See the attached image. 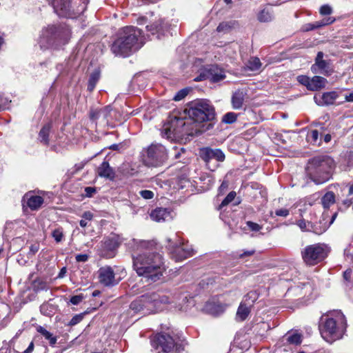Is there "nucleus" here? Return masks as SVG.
<instances>
[{"label":"nucleus","instance_id":"nucleus-1","mask_svg":"<svg viewBox=\"0 0 353 353\" xmlns=\"http://www.w3.org/2000/svg\"><path fill=\"white\" fill-rule=\"evenodd\" d=\"M156 245L154 241H141L138 245L140 252L132 255L137 274L152 282L160 280L165 270L163 256L156 251Z\"/></svg>","mask_w":353,"mask_h":353},{"label":"nucleus","instance_id":"nucleus-2","mask_svg":"<svg viewBox=\"0 0 353 353\" xmlns=\"http://www.w3.org/2000/svg\"><path fill=\"white\" fill-rule=\"evenodd\" d=\"M143 43L141 29L126 26L118 32L117 38L111 46V51L116 56L127 57L141 48Z\"/></svg>","mask_w":353,"mask_h":353},{"label":"nucleus","instance_id":"nucleus-3","mask_svg":"<svg viewBox=\"0 0 353 353\" xmlns=\"http://www.w3.org/2000/svg\"><path fill=\"white\" fill-rule=\"evenodd\" d=\"M347 327L345 315L341 311H333L321 316L319 330L321 337L332 344L343 339Z\"/></svg>","mask_w":353,"mask_h":353},{"label":"nucleus","instance_id":"nucleus-4","mask_svg":"<svg viewBox=\"0 0 353 353\" xmlns=\"http://www.w3.org/2000/svg\"><path fill=\"white\" fill-rule=\"evenodd\" d=\"M185 113L188 119H191V123L205 132L212 126L208 124V128H203L205 122L212 121L215 119L216 113L214 108L208 101L200 99L190 103L189 108L185 109Z\"/></svg>","mask_w":353,"mask_h":353},{"label":"nucleus","instance_id":"nucleus-5","mask_svg":"<svg viewBox=\"0 0 353 353\" xmlns=\"http://www.w3.org/2000/svg\"><path fill=\"white\" fill-rule=\"evenodd\" d=\"M202 130L196 128V125L191 123V119L188 117H179L175 113L169 116L168 122L164 125L163 129V135L168 139L179 138L185 135L194 136L202 133Z\"/></svg>","mask_w":353,"mask_h":353},{"label":"nucleus","instance_id":"nucleus-6","mask_svg":"<svg viewBox=\"0 0 353 353\" xmlns=\"http://www.w3.org/2000/svg\"><path fill=\"white\" fill-rule=\"evenodd\" d=\"M334 168V160L328 156L321 155L309 160L306 172L311 180L319 185L330 179Z\"/></svg>","mask_w":353,"mask_h":353},{"label":"nucleus","instance_id":"nucleus-7","mask_svg":"<svg viewBox=\"0 0 353 353\" xmlns=\"http://www.w3.org/2000/svg\"><path fill=\"white\" fill-rule=\"evenodd\" d=\"M168 303V298L166 296H160L157 293L146 294L132 301L130 308L135 312L143 311L144 314H148L161 310V305Z\"/></svg>","mask_w":353,"mask_h":353},{"label":"nucleus","instance_id":"nucleus-8","mask_svg":"<svg viewBox=\"0 0 353 353\" xmlns=\"http://www.w3.org/2000/svg\"><path fill=\"white\" fill-rule=\"evenodd\" d=\"M88 0H54V12L62 17L75 19L86 9Z\"/></svg>","mask_w":353,"mask_h":353},{"label":"nucleus","instance_id":"nucleus-9","mask_svg":"<svg viewBox=\"0 0 353 353\" xmlns=\"http://www.w3.org/2000/svg\"><path fill=\"white\" fill-rule=\"evenodd\" d=\"M330 249L324 243L307 245L302 251L303 261L307 265H315L323 261L328 255Z\"/></svg>","mask_w":353,"mask_h":353},{"label":"nucleus","instance_id":"nucleus-10","mask_svg":"<svg viewBox=\"0 0 353 353\" xmlns=\"http://www.w3.org/2000/svg\"><path fill=\"white\" fill-rule=\"evenodd\" d=\"M143 158L144 162L148 166H161L168 159L167 150L161 144L152 143L146 149Z\"/></svg>","mask_w":353,"mask_h":353},{"label":"nucleus","instance_id":"nucleus-11","mask_svg":"<svg viewBox=\"0 0 353 353\" xmlns=\"http://www.w3.org/2000/svg\"><path fill=\"white\" fill-rule=\"evenodd\" d=\"M167 241L169 253L176 261H181L192 256L193 249L182 243L178 237L176 236V239L169 238Z\"/></svg>","mask_w":353,"mask_h":353},{"label":"nucleus","instance_id":"nucleus-12","mask_svg":"<svg viewBox=\"0 0 353 353\" xmlns=\"http://www.w3.org/2000/svg\"><path fill=\"white\" fill-rule=\"evenodd\" d=\"M70 35V30L66 26H52L43 33V39L46 38L48 44L52 46L54 42L65 44L68 42Z\"/></svg>","mask_w":353,"mask_h":353},{"label":"nucleus","instance_id":"nucleus-13","mask_svg":"<svg viewBox=\"0 0 353 353\" xmlns=\"http://www.w3.org/2000/svg\"><path fill=\"white\" fill-rule=\"evenodd\" d=\"M152 345L157 350H161L159 353H170L174 348L179 351L180 347L175 340L166 333L157 334L152 340Z\"/></svg>","mask_w":353,"mask_h":353},{"label":"nucleus","instance_id":"nucleus-14","mask_svg":"<svg viewBox=\"0 0 353 353\" xmlns=\"http://www.w3.org/2000/svg\"><path fill=\"white\" fill-rule=\"evenodd\" d=\"M324 53L319 52L311 66V71L314 74H321L329 77L334 72V68L330 59H324Z\"/></svg>","mask_w":353,"mask_h":353},{"label":"nucleus","instance_id":"nucleus-15","mask_svg":"<svg viewBox=\"0 0 353 353\" xmlns=\"http://www.w3.org/2000/svg\"><path fill=\"white\" fill-rule=\"evenodd\" d=\"M120 245L119 238L112 236L105 239L100 245L99 255L103 258L111 259L115 256V252Z\"/></svg>","mask_w":353,"mask_h":353},{"label":"nucleus","instance_id":"nucleus-16","mask_svg":"<svg viewBox=\"0 0 353 353\" xmlns=\"http://www.w3.org/2000/svg\"><path fill=\"white\" fill-rule=\"evenodd\" d=\"M225 78V74L224 70L217 65H210L208 68L205 69L204 72L194 80L196 81H199L203 79H208L211 82L217 83L223 80Z\"/></svg>","mask_w":353,"mask_h":353},{"label":"nucleus","instance_id":"nucleus-17","mask_svg":"<svg viewBox=\"0 0 353 353\" xmlns=\"http://www.w3.org/2000/svg\"><path fill=\"white\" fill-rule=\"evenodd\" d=\"M98 278L99 283L106 287L113 286L119 283V281L115 279L113 269L110 266L99 268Z\"/></svg>","mask_w":353,"mask_h":353},{"label":"nucleus","instance_id":"nucleus-18","mask_svg":"<svg viewBox=\"0 0 353 353\" xmlns=\"http://www.w3.org/2000/svg\"><path fill=\"white\" fill-rule=\"evenodd\" d=\"M199 157L206 163V164H208L213 159L219 162H222L225 159V155L221 150H213L210 148H203L200 149Z\"/></svg>","mask_w":353,"mask_h":353},{"label":"nucleus","instance_id":"nucleus-19","mask_svg":"<svg viewBox=\"0 0 353 353\" xmlns=\"http://www.w3.org/2000/svg\"><path fill=\"white\" fill-rule=\"evenodd\" d=\"M112 108L110 105H107L99 110H92L90 112V117L92 121L101 119L102 121L108 123L110 117Z\"/></svg>","mask_w":353,"mask_h":353},{"label":"nucleus","instance_id":"nucleus-20","mask_svg":"<svg viewBox=\"0 0 353 353\" xmlns=\"http://www.w3.org/2000/svg\"><path fill=\"white\" fill-rule=\"evenodd\" d=\"M150 217L157 222L165 221L171 219L170 211L166 208H157L152 211Z\"/></svg>","mask_w":353,"mask_h":353},{"label":"nucleus","instance_id":"nucleus-21","mask_svg":"<svg viewBox=\"0 0 353 353\" xmlns=\"http://www.w3.org/2000/svg\"><path fill=\"white\" fill-rule=\"evenodd\" d=\"M335 216L336 214H334L332 216V219L329 224L327 223V221H325V219L323 217L319 222H316L315 223H312L311 222V223H309V226L311 227V229L310 230H311L312 232L318 235L323 234L327 230L329 225L332 223Z\"/></svg>","mask_w":353,"mask_h":353},{"label":"nucleus","instance_id":"nucleus-22","mask_svg":"<svg viewBox=\"0 0 353 353\" xmlns=\"http://www.w3.org/2000/svg\"><path fill=\"white\" fill-rule=\"evenodd\" d=\"M246 95V92L243 89L234 92L231 101L232 108L235 110L241 109L243 107Z\"/></svg>","mask_w":353,"mask_h":353},{"label":"nucleus","instance_id":"nucleus-23","mask_svg":"<svg viewBox=\"0 0 353 353\" xmlns=\"http://www.w3.org/2000/svg\"><path fill=\"white\" fill-rule=\"evenodd\" d=\"M97 174L101 177H104L110 180H113L115 177V173L113 169L107 161H103L99 166L97 168Z\"/></svg>","mask_w":353,"mask_h":353},{"label":"nucleus","instance_id":"nucleus-24","mask_svg":"<svg viewBox=\"0 0 353 353\" xmlns=\"http://www.w3.org/2000/svg\"><path fill=\"white\" fill-rule=\"evenodd\" d=\"M327 81L325 78L321 76H314L310 79L309 90L316 91L325 87Z\"/></svg>","mask_w":353,"mask_h":353},{"label":"nucleus","instance_id":"nucleus-25","mask_svg":"<svg viewBox=\"0 0 353 353\" xmlns=\"http://www.w3.org/2000/svg\"><path fill=\"white\" fill-rule=\"evenodd\" d=\"M338 97L339 94L335 91L325 92L321 97V102L319 103V105H332L334 103L335 101Z\"/></svg>","mask_w":353,"mask_h":353},{"label":"nucleus","instance_id":"nucleus-26","mask_svg":"<svg viewBox=\"0 0 353 353\" xmlns=\"http://www.w3.org/2000/svg\"><path fill=\"white\" fill-rule=\"evenodd\" d=\"M251 307L241 302L236 312V318L243 321L247 319L251 311Z\"/></svg>","mask_w":353,"mask_h":353},{"label":"nucleus","instance_id":"nucleus-27","mask_svg":"<svg viewBox=\"0 0 353 353\" xmlns=\"http://www.w3.org/2000/svg\"><path fill=\"white\" fill-rule=\"evenodd\" d=\"M273 18L274 15L272 10L268 8L263 9L257 15L258 20L262 23L271 21Z\"/></svg>","mask_w":353,"mask_h":353},{"label":"nucleus","instance_id":"nucleus-28","mask_svg":"<svg viewBox=\"0 0 353 353\" xmlns=\"http://www.w3.org/2000/svg\"><path fill=\"white\" fill-rule=\"evenodd\" d=\"M51 129V124L47 123L43 126L41 129L39 134V139L40 141L45 145H48L49 143V133Z\"/></svg>","mask_w":353,"mask_h":353},{"label":"nucleus","instance_id":"nucleus-29","mask_svg":"<svg viewBox=\"0 0 353 353\" xmlns=\"http://www.w3.org/2000/svg\"><path fill=\"white\" fill-rule=\"evenodd\" d=\"M43 203V199L40 196H32L28 201V206L32 210L39 209Z\"/></svg>","mask_w":353,"mask_h":353},{"label":"nucleus","instance_id":"nucleus-30","mask_svg":"<svg viewBox=\"0 0 353 353\" xmlns=\"http://www.w3.org/2000/svg\"><path fill=\"white\" fill-rule=\"evenodd\" d=\"M335 201V194L331 191L326 192L321 198V203L324 208H329Z\"/></svg>","mask_w":353,"mask_h":353},{"label":"nucleus","instance_id":"nucleus-31","mask_svg":"<svg viewBox=\"0 0 353 353\" xmlns=\"http://www.w3.org/2000/svg\"><path fill=\"white\" fill-rule=\"evenodd\" d=\"M37 330L39 333H40L46 340L49 341V343L50 345H54L57 343V337L54 336L52 333L48 332L42 326H38L37 327Z\"/></svg>","mask_w":353,"mask_h":353},{"label":"nucleus","instance_id":"nucleus-32","mask_svg":"<svg viewBox=\"0 0 353 353\" xmlns=\"http://www.w3.org/2000/svg\"><path fill=\"white\" fill-rule=\"evenodd\" d=\"M205 310L214 316H218L223 312V307L212 303H208L205 305Z\"/></svg>","mask_w":353,"mask_h":353},{"label":"nucleus","instance_id":"nucleus-33","mask_svg":"<svg viewBox=\"0 0 353 353\" xmlns=\"http://www.w3.org/2000/svg\"><path fill=\"white\" fill-rule=\"evenodd\" d=\"M285 340L289 344L292 345H300L302 342V335L299 333H293L292 334H290L288 333L285 336Z\"/></svg>","mask_w":353,"mask_h":353},{"label":"nucleus","instance_id":"nucleus-34","mask_svg":"<svg viewBox=\"0 0 353 353\" xmlns=\"http://www.w3.org/2000/svg\"><path fill=\"white\" fill-rule=\"evenodd\" d=\"M99 79H100V72L99 71L96 70L91 73L90 78H89V81H88V90L90 92H92L94 89Z\"/></svg>","mask_w":353,"mask_h":353},{"label":"nucleus","instance_id":"nucleus-35","mask_svg":"<svg viewBox=\"0 0 353 353\" xmlns=\"http://www.w3.org/2000/svg\"><path fill=\"white\" fill-rule=\"evenodd\" d=\"M258 298L259 294L256 291H250L244 296L242 302L252 307Z\"/></svg>","mask_w":353,"mask_h":353},{"label":"nucleus","instance_id":"nucleus-36","mask_svg":"<svg viewBox=\"0 0 353 353\" xmlns=\"http://www.w3.org/2000/svg\"><path fill=\"white\" fill-rule=\"evenodd\" d=\"M246 65L251 71H257L260 69L261 63L258 57H251L248 60Z\"/></svg>","mask_w":353,"mask_h":353},{"label":"nucleus","instance_id":"nucleus-37","mask_svg":"<svg viewBox=\"0 0 353 353\" xmlns=\"http://www.w3.org/2000/svg\"><path fill=\"white\" fill-rule=\"evenodd\" d=\"M93 214L90 211H86L83 212L81 217L82 219L79 221V224L81 227L85 228L88 225L89 221H90L93 219Z\"/></svg>","mask_w":353,"mask_h":353},{"label":"nucleus","instance_id":"nucleus-38","mask_svg":"<svg viewBox=\"0 0 353 353\" xmlns=\"http://www.w3.org/2000/svg\"><path fill=\"white\" fill-rule=\"evenodd\" d=\"M237 114L234 112H228L223 115L222 122L225 123H233L236 121Z\"/></svg>","mask_w":353,"mask_h":353},{"label":"nucleus","instance_id":"nucleus-39","mask_svg":"<svg viewBox=\"0 0 353 353\" xmlns=\"http://www.w3.org/2000/svg\"><path fill=\"white\" fill-rule=\"evenodd\" d=\"M236 196V192L234 191L230 192L227 196L222 201L219 205V208H222L228 205L231 201H232Z\"/></svg>","mask_w":353,"mask_h":353},{"label":"nucleus","instance_id":"nucleus-40","mask_svg":"<svg viewBox=\"0 0 353 353\" xmlns=\"http://www.w3.org/2000/svg\"><path fill=\"white\" fill-rule=\"evenodd\" d=\"M297 81L299 83L305 85L307 90L310 89V78L306 75H299L297 77Z\"/></svg>","mask_w":353,"mask_h":353},{"label":"nucleus","instance_id":"nucleus-41","mask_svg":"<svg viewBox=\"0 0 353 353\" xmlns=\"http://www.w3.org/2000/svg\"><path fill=\"white\" fill-rule=\"evenodd\" d=\"M52 236L56 241V242L59 243L62 241L63 237V232L62 228H57L52 231Z\"/></svg>","mask_w":353,"mask_h":353},{"label":"nucleus","instance_id":"nucleus-42","mask_svg":"<svg viewBox=\"0 0 353 353\" xmlns=\"http://www.w3.org/2000/svg\"><path fill=\"white\" fill-rule=\"evenodd\" d=\"M189 88H184L179 90L174 97L173 99L176 101H179L184 99L189 93Z\"/></svg>","mask_w":353,"mask_h":353},{"label":"nucleus","instance_id":"nucleus-43","mask_svg":"<svg viewBox=\"0 0 353 353\" xmlns=\"http://www.w3.org/2000/svg\"><path fill=\"white\" fill-rule=\"evenodd\" d=\"M309 223H311V222L306 221L305 219H300L296 222V224L299 225L301 230L305 232H311L310 230L311 229V227L309 226Z\"/></svg>","mask_w":353,"mask_h":353},{"label":"nucleus","instance_id":"nucleus-44","mask_svg":"<svg viewBox=\"0 0 353 353\" xmlns=\"http://www.w3.org/2000/svg\"><path fill=\"white\" fill-rule=\"evenodd\" d=\"M161 28V23L159 21H157L150 26H147V30L151 32L152 34L155 32H158Z\"/></svg>","mask_w":353,"mask_h":353},{"label":"nucleus","instance_id":"nucleus-45","mask_svg":"<svg viewBox=\"0 0 353 353\" xmlns=\"http://www.w3.org/2000/svg\"><path fill=\"white\" fill-rule=\"evenodd\" d=\"M83 316H84L83 313L76 314L75 316H74L72 318V319L70 320V321L69 323V325H72V326L77 325V323H80L83 320Z\"/></svg>","mask_w":353,"mask_h":353},{"label":"nucleus","instance_id":"nucleus-46","mask_svg":"<svg viewBox=\"0 0 353 353\" xmlns=\"http://www.w3.org/2000/svg\"><path fill=\"white\" fill-rule=\"evenodd\" d=\"M319 12L321 15H330L332 12V8L329 5H323L320 8Z\"/></svg>","mask_w":353,"mask_h":353},{"label":"nucleus","instance_id":"nucleus-47","mask_svg":"<svg viewBox=\"0 0 353 353\" xmlns=\"http://www.w3.org/2000/svg\"><path fill=\"white\" fill-rule=\"evenodd\" d=\"M139 194L145 199H151L154 197V192L148 190L140 191Z\"/></svg>","mask_w":353,"mask_h":353},{"label":"nucleus","instance_id":"nucleus-48","mask_svg":"<svg viewBox=\"0 0 353 353\" xmlns=\"http://www.w3.org/2000/svg\"><path fill=\"white\" fill-rule=\"evenodd\" d=\"M83 299V296L81 294L75 295L71 297L70 303L73 305H78Z\"/></svg>","mask_w":353,"mask_h":353},{"label":"nucleus","instance_id":"nucleus-49","mask_svg":"<svg viewBox=\"0 0 353 353\" xmlns=\"http://www.w3.org/2000/svg\"><path fill=\"white\" fill-rule=\"evenodd\" d=\"M247 225L249 227V228L252 231H259L261 229V226L259 225L256 223H254L252 221H248Z\"/></svg>","mask_w":353,"mask_h":353},{"label":"nucleus","instance_id":"nucleus-50","mask_svg":"<svg viewBox=\"0 0 353 353\" xmlns=\"http://www.w3.org/2000/svg\"><path fill=\"white\" fill-rule=\"evenodd\" d=\"M88 259L89 256L86 254H79L75 256V259L77 262H86Z\"/></svg>","mask_w":353,"mask_h":353},{"label":"nucleus","instance_id":"nucleus-51","mask_svg":"<svg viewBox=\"0 0 353 353\" xmlns=\"http://www.w3.org/2000/svg\"><path fill=\"white\" fill-rule=\"evenodd\" d=\"M39 250V243H34L30 245V251L28 254L34 255Z\"/></svg>","mask_w":353,"mask_h":353},{"label":"nucleus","instance_id":"nucleus-52","mask_svg":"<svg viewBox=\"0 0 353 353\" xmlns=\"http://www.w3.org/2000/svg\"><path fill=\"white\" fill-rule=\"evenodd\" d=\"M321 21L323 26H325L333 23L335 21V18L329 17L327 18H324Z\"/></svg>","mask_w":353,"mask_h":353},{"label":"nucleus","instance_id":"nucleus-53","mask_svg":"<svg viewBox=\"0 0 353 353\" xmlns=\"http://www.w3.org/2000/svg\"><path fill=\"white\" fill-rule=\"evenodd\" d=\"M275 214L276 216L285 217L289 214V210L287 209L282 208L276 210Z\"/></svg>","mask_w":353,"mask_h":353},{"label":"nucleus","instance_id":"nucleus-54","mask_svg":"<svg viewBox=\"0 0 353 353\" xmlns=\"http://www.w3.org/2000/svg\"><path fill=\"white\" fill-rule=\"evenodd\" d=\"M352 203H353V201L351 200V199H345L342 202V206H341L340 208H342L343 210H346L351 205H352Z\"/></svg>","mask_w":353,"mask_h":353},{"label":"nucleus","instance_id":"nucleus-55","mask_svg":"<svg viewBox=\"0 0 353 353\" xmlns=\"http://www.w3.org/2000/svg\"><path fill=\"white\" fill-rule=\"evenodd\" d=\"M174 151V158L176 159H179L181 157V153H184L185 150L183 148H181L180 149H178V148H175Z\"/></svg>","mask_w":353,"mask_h":353},{"label":"nucleus","instance_id":"nucleus-56","mask_svg":"<svg viewBox=\"0 0 353 353\" xmlns=\"http://www.w3.org/2000/svg\"><path fill=\"white\" fill-rule=\"evenodd\" d=\"M85 192L86 196L90 197L96 192V189L92 187H86L85 188Z\"/></svg>","mask_w":353,"mask_h":353},{"label":"nucleus","instance_id":"nucleus-57","mask_svg":"<svg viewBox=\"0 0 353 353\" xmlns=\"http://www.w3.org/2000/svg\"><path fill=\"white\" fill-rule=\"evenodd\" d=\"M352 270L350 269H348L347 270H345L344 272H343V278L346 280V281H350L351 277H352Z\"/></svg>","mask_w":353,"mask_h":353},{"label":"nucleus","instance_id":"nucleus-58","mask_svg":"<svg viewBox=\"0 0 353 353\" xmlns=\"http://www.w3.org/2000/svg\"><path fill=\"white\" fill-rule=\"evenodd\" d=\"M310 137L312 138V141H316L319 139V132L316 130H313L310 132Z\"/></svg>","mask_w":353,"mask_h":353},{"label":"nucleus","instance_id":"nucleus-59","mask_svg":"<svg viewBox=\"0 0 353 353\" xmlns=\"http://www.w3.org/2000/svg\"><path fill=\"white\" fill-rule=\"evenodd\" d=\"M254 254V250L245 251L239 255V258L242 259L245 256H252Z\"/></svg>","mask_w":353,"mask_h":353},{"label":"nucleus","instance_id":"nucleus-60","mask_svg":"<svg viewBox=\"0 0 353 353\" xmlns=\"http://www.w3.org/2000/svg\"><path fill=\"white\" fill-rule=\"evenodd\" d=\"M34 343H33V341H32L30 343L28 348L26 350H24L23 353H31L34 350Z\"/></svg>","mask_w":353,"mask_h":353},{"label":"nucleus","instance_id":"nucleus-61","mask_svg":"<svg viewBox=\"0 0 353 353\" xmlns=\"http://www.w3.org/2000/svg\"><path fill=\"white\" fill-rule=\"evenodd\" d=\"M48 306V305L47 303L42 304L40 306V311H41V312L44 314H46V315H48V314H47V312H46Z\"/></svg>","mask_w":353,"mask_h":353},{"label":"nucleus","instance_id":"nucleus-62","mask_svg":"<svg viewBox=\"0 0 353 353\" xmlns=\"http://www.w3.org/2000/svg\"><path fill=\"white\" fill-rule=\"evenodd\" d=\"M47 290L46 283L44 282L39 283V285L37 286V290Z\"/></svg>","mask_w":353,"mask_h":353},{"label":"nucleus","instance_id":"nucleus-63","mask_svg":"<svg viewBox=\"0 0 353 353\" xmlns=\"http://www.w3.org/2000/svg\"><path fill=\"white\" fill-rule=\"evenodd\" d=\"M65 273H66V268L64 267V268H61V270H60L58 277L63 278L65 276Z\"/></svg>","mask_w":353,"mask_h":353},{"label":"nucleus","instance_id":"nucleus-64","mask_svg":"<svg viewBox=\"0 0 353 353\" xmlns=\"http://www.w3.org/2000/svg\"><path fill=\"white\" fill-rule=\"evenodd\" d=\"M345 101L348 102H353V93H350L345 97Z\"/></svg>","mask_w":353,"mask_h":353}]
</instances>
